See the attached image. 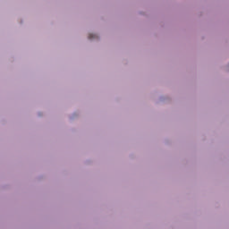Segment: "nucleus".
Masks as SVG:
<instances>
[{
  "label": "nucleus",
  "instance_id": "nucleus-1",
  "mask_svg": "<svg viewBox=\"0 0 229 229\" xmlns=\"http://www.w3.org/2000/svg\"><path fill=\"white\" fill-rule=\"evenodd\" d=\"M89 40H92V38H98V36L96 34H89Z\"/></svg>",
  "mask_w": 229,
  "mask_h": 229
}]
</instances>
